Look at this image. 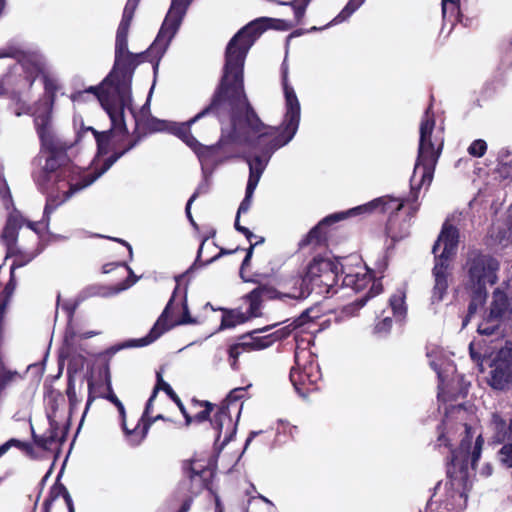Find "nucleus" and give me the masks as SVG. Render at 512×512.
Returning a JSON list of instances; mask_svg holds the SVG:
<instances>
[{"label":"nucleus","instance_id":"1","mask_svg":"<svg viewBox=\"0 0 512 512\" xmlns=\"http://www.w3.org/2000/svg\"><path fill=\"white\" fill-rule=\"evenodd\" d=\"M256 20L241 29L229 42L221 84L211 103L186 122L153 119L150 128L155 132H169L180 138L198 156L202 167L215 162L219 145L203 146L191 134V126L200 119L214 115L219 122L229 115L233 137L238 143L253 145L256 135V116L243 92L242 67L248 50L254 43Z\"/></svg>","mask_w":512,"mask_h":512},{"label":"nucleus","instance_id":"2","mask_svg":"<svg viewBox=\"0 0 512 512\" xmlns=\"http://www.w3.org/2000/svg\"><path fill=\"white\" fill-rule=\"evenodd\" d=\"M42 105L44 106L43 111L36 110L34 112V122L42 146L50 152V155L46 159L43 171L39 175H34V178L39 186H43L47 180L53 181L54 187L47 198L43 221L28 222V227L35 233H39L40 226L42 228L48 226L49 215L59 205L67 201L76 192L95 182L119 157L133 147V144H131L121 153L107 159L99 170H81L72 164L65 163L67 160L66 154L59 147L51 124V104L49 100H45Z\"/></svg>","mask_w":512,"mask_h":512},{"label":"nucleus","instance_id":"3","mask_svg":"<svg viewBox=\"0 0 512 512\" xmlns=\"http://www.w3.org/2000/svg\"><path fill=\"white\" fill-rule=\"evenodd\" d=\"M344 273L342 284L356 292L364 291L368 285L371 286L368 292L355 302L345 306L342 313L346 317L355 315L356 310L363 307L366 302L382 291V285L379 281H372L370 271L363 265H358L349 271L343 269V265L337 259L333 258H315L307 267L306 275L303 278L293 277L284 283L286 291H277L273 287H268L258 279V299L259 298H282L292 299L306 298L311 292L319 295L334 293V286L337 284L339 271Z\"/></svg>","mask_w":512,"mask_h":512},{"label":"nucleus","instance_id":"4","mask_svg":"<svg viewBox=\"0 0 512 512\" xmlns=\"http://www.w3.org/2000/svg\"><path fill=\"white\" fill-rule=\"evenodd\" d=\"M466 410L461 405L452 406L446 411L438 431L437 445L446 447L451 452L448 464V476L465 484L469 468H474L482 452L484 440L476 429L462 422L465 419Z\"/></svg>","mask_w":512,"mask_h":512},{"label":"nucleus","instance_id":"5","mask_svg":"<svg viewBox=\"0 0 512 512\" xmlns=\"http://www.w3.org/2000/svg\"><path fill=\"white\" fill-rule=\"evenodd\" d=\"M192 0H172L170 9L161 25L158 35L150 45L147 56L156 60L154 69L158 67L160 58L165 54L172 39L178 32L182 20ZM139 0H128L117 29L115 41V67L125 70L134 69L144 57V53L135 54L128 50V32Z\"/></svg>","mask_w":512,"mask_h":512},{"label":"nucleus","instance_id":"6","mask_svg":"<svg viewBox=\"0 0 512 512\" xmlns=\"http://www.w3.org/2000/svg\"><path fill=\"white\" fill-rule=\"evenodd\" d=\"M87 94L93 95L100 102L112 122V131L99 133L91 127L88 128L96 139L98 153L107 154L114 131L124 133L126 130L123 121L124 110L132 111L130 79L123 77L120 80L118 73L114 70L103 80L99 87L91 86L85 91L77 92L71 96V100L74 103L82 102Z\"/></svg>","mask_w":512,"mask_h":512},{"label":"nucleus","instance_id":"7","mask_svg":"<svg viewBox=\"0 0 512 512\" xmlns=\"http://www.w3.org/2000/svg\"><path fill=\"white\" fill-rule=\"evenodd\" d=\"M283 88L286 113L280 127H271L258 119V179L272 154L288 144L296 134L300 123V103L296 93L287 83V69H283Z\"/></svg>","mask_w":512,"mask_h":512},{"label":"nucleus","instance_id":"8","mask_svg":"<svg viewBox=\"0 0 512 512\" xmlns=\"http://www.w3.org/2000/svg\"><path fill=\"white\" fill-rule=\"evenodd\" d=\"M419 132L418 157L411 177L413 192L431 184L444 144L443 128L436 127L430 107L420 122Z\"/></svg>","mask_w":512,"mask_h":512},{"label":"nucleus","instance_id":"9","mask_svg":"<svg viewBox=\"0 0 512 512\" xmlns=\"http://www.w3.org/2000/svg\"><path fill=\"white\" fill-rule=\"evenodd\" d=\"M404 206V202L399 199H394L389 196L379 197L366 204L348 209L346 211L336 212L321 220L300 242V246H318L324 243L327 239L326 227L336 222L342 221L347 218L368 215L375 210H380L384 213L393 214L398 212Z\"/></svg>","mask_w":512,"mask_h":512},{"label":"nucleus","instance_id":"10","mask_svg":"<svg viewBox=\"0 0 512 512\" xmlns=\"http://www.w3.org/2000/svg\"><path fill=\"white\" fill-rule=\"evenodd\" d=\"M458 230L447 223L433 246L435 265L433 268L434 287L432 291V303L443 300L448 289V276L450 261L454 256L458 245Z\"/></svg>","mask_w":512,"mask_h":512},{"label":"nucleus","instance_id":"11","mask_svg":"<svg viewBox=\"0 0 512 512\" xmlns=\"http://www.w3.org/2000/svg\"><path fill=\"white\" fill-rule=\"evenodd\" d=\"M498 269L499 263L488 255L477 254L468 259L466 263L467 286L473 291V297L469 304L468 316L463 320L462 327L467 325L469 317L485 300L486 286L497 282Z\"/></svg>","mask_w":512,"mask_h":512},{"label":"nucleus","instance_id":"12","mask_svg":"<svg viewBox=\"0 0 512 512\" xmlns=\"http://www.w3.org/2000/svg\"><path fill=\"white\" fill-rule=\"evenodd\" d=\"M178 286L167 303L162 314L145 337L130 341L126 347H143L156 341L164 332L177 325L196 324L197 321L190 316L186 292L178 296Z\"/></svg>","mask_w":512,"mask_h":512},{"label":"nucleus","instance_id":"13","mask_svg":"<svg viewBox=\"0 0 512 512\" xmlns=\"http://www.w3.org/2000/svg\"><path fill=\"white\" fill-rule=\"evenodd\" d=\"M244 396V388H235L228 394L226 399L217 406V411L212 423L215 427L216 444L221 447L226 445L235 434L236 424L233 421L231 412L233 411L237 416L239 415L241 409L239 400Z\"/></svg>","mask_w":512,"mask_h":512},{"label":"nucleus","instance_id":"14","mask_svg":"<svg viewBox=\"0 0 512 512\" xmlns=\"http://www.w3.org/2000/svg\"><path fill=\"white\" fill-rule=\"evenodd\" d=\"M512 315V304L507 294L500 288H496L482 321L478 325V332L482 335L497 334L500 326L509 320Z\"/></svg>","mask_w":512,"mask_h":512},{"label":"nucleus","instance_id":"15","mask_svg":"<svg viewBox=\"0 0 512 512\" xmlns=\"http://www.w3.org/2000/svg\"><path fill=\"white\" fill-rule=\"evenodd\" d=\"M321 379V372L312 352L306 348L297 347L295 366L290 371V380L295 389L315 385Z\"/></svg>","mask_w":512,"mask_h":512},{"label":"nucleus","instance_id":"16","mask_svg":"<svg viewBox=\"0 0 512 512\" xmlns=\"http://www.w3.org/2000/svg\"><path fill=\"white\" fill-rule=\"evenodd\" d=\"M489 385L496 390H504L512 384V347L499 349L490 363Z\"/></svg>","mask_w":512,"mask_h":512},{"label":"nucleus","instance_id":"17","mask_svg":"<svg viewBox=\"0 0 512 512\" xmlns=\"http://www.w3.org/2000/svg\"><path fill=\"white\" fill-rule=\"evenodd\" d=\"M247 308L243 311L242 307L236 309L219 308L222 311L220 330L231 329L237 325L243 324L255 315L256 310V288L249 292L244 298Z\"/></svg>","mask_w":512,"mask_h":512},{"label":"nucleus","instance_id":"18","mask_svg":"<svg viewBox=\"0 0 512 512\" xmlns=\"http://www.w3.org/2000/svg\"><path fill=\"white\" fill-rule=\"evenodd\" d=\"M309 318V312H305L294 322L293 327L292 324L277 329L275 328L278 324L258 327V350L268 348L275 342L288 337L294 329L305 325Z\"/></svg>","mask_w":512,"mask_h":512},{"label":"nucleus","instance_id":"19","mask_svg":"<svg viewBox=\"0 0 512 512\" xmlns=\"http://www.w3.org/2000/svg\"><path fill=\"white\" fill-rule=\"evenodd\" d=\"M4 57H14L17 59L18 63L25 71L26 78L30 84H32L36 76L42 70V56L37 52L19 50L0 51V58Z\"/></svg>","mask_w":512,"mask_h":512},{"label":"nucleus","instance_id":"20","mask_svg":"<svg viewBox=\"0 0 512 512\" xmlns=\"http://www.w3.org/2000/svg\"><path fill=\"white\" fill-rule=\"evenodd\" d=\"M106 382H107V388H108V394H107L106 398L117 407L119 414L121 416V419H122L123 430L125 431V434L128 437L130 443L132 445H139L146 437L147 432L149 430V425L145 424L140 431H138L139 424L135 425L132 429H129L126 424V411H125L124 405L117 398V396L114 394V392L112 390L110 376H109L108 372L106 373Z\"/></svg>","mask_w":512,"mask_h":512},{"label":"nucleus","instance_id":"21","mask_svg":"<svg viewBox=\"0 0 512 512\" xmlns=\"http://www.w3.org/2000/svg\"><path fill=\"white\" fill-rule=\"evenodd\" d=\"M311 0H294L293 7L295 16L300 20L305 13V9ZM365 0H349L342 11L333 19L334 24L341 23L347 20L363 3Z\"/></svg>","mask_w":512,"mask_h":512},{"label":"nucleus","instance_id":"22","mask_svg":"<svg viewBox=\"0 0 512 512\" xmlns=\"http://www.w3.org/2000/svg\"><path fill=\"white\" fill-rule=\"evenodd\" d=\"M198 407L200 408V410H197L193 416H189L186 413V410H185L184 406L182 405V403H179V408L186 419V423L187 424H190L192 422L201 423L207 419H209L210 422H212V420L214 419L215 413L217 411V406H215L209 402H197L195 404V408H198ZM211 425L214 426L213 423H211ZM213 428L215 429V427H213Z\"/></svg>","mask_w":512,"mask_h":512},{"label":"nucleus","instance_id":"23","mask_svg":"<svg viewBox=\"0 0 512 512\" xmlns=\"http://www.w3.org/2000/svg\"><path fill=\"white\" fill-rule=\"evenodd\" d=\"M22 222L23 219L21 215L16 212L10 214L7 220L6 226L3 230L2 240L5 242L7 246L8 254L14 253L13 245L16 242L18 229L21 227Z\"/></svg>","mask_w":512,"mask_h":512},{"label":"nucleus","instance_id":"24","mask_svg":"<svg viewBox=\"0 0 512 512\" xmlns=\"http://www.w3.org/2000/svg\"><path fill=\"white\" fill-rule=\"evenodd\" d=\"M62 498L69 512H73V503L69 492L62 484L53 485L50 489L49 496L44 500V512H50L51 506L54 501Z\"/></svg>","mask_w":512,"mask_h":512},{"label":"nucleus","instance_id":"25","mask_svg":"<svg viewBox=\"0 0 512 512\" xmlns=\"http://www.w3.org/2000/svg\"><path fill=\"white\" fill-rule=\"evenodd\" d=\"M431 367L436 371L439 379V400H446V389L449 387L447 380L448 374L454 372V367L450 363H445V367L442 368L443 364H438L435 360H430Z\"/></svg>","mask_w":512,"mask_h":512},{"label":"nucleus","instance_id":"26","mask_svg":"<svg viewBox=\"0 0 512 512\" xmlns=\"http://www.w3.org/2000/svg\"><path fill=\"white\" fill-rule=\"evenodd\" d=\"M491 428L494 431V440L497 442H503L512 437V419H510V423L507 424L499 414L494 413L492 416Z\"/></svg>","mask_w":512,"mask_h":512},{"label":"nucleus","instance_id":"27","mask_svg":"<svg viewBox=\"0 0 512 512\" xmlns=\"http://www.w3.org/2000/svg\"><path fill=\"white\" fill-rule=\"evenodd\" d=\"M247 164L249 166L250 175L249 180L246 188V195L243 201L241 202L237 214L238 216H241V214L246 213L251 205H252V197H253V191L256 185V178H255V170H254V164L251 157L246 158Z\"/></svg>","mask_w":512,"mask_h":512},{"label":"nucleus","instance_id":"28","mask_svg":"<svg viewBox=\"0 0 512 512\" xmlns=\"http://www.w3.org/2000/svg\"><path fill=\"white\" fill-rule=\"evenodd\" d=\"M255 331L242 335L238 338L237 343L232 345L229 349V354L233 358H237L242 352H249L256 349Z\"/></svg>","mask_w":512,"mask_h":512},{"label":"nucleus","instance_id":"29","mask_svg":"<svg viewBox=\"0 0 512 512\" xmlns=\"http://www.w3.org/2000/svg\"><path fill=\"white\" fill-rule=\"evenodd\" d=\"M254 244H250L249 248L246 250L245 257L242 260L239 276L243 282L246 283H255L256 282V271L252 265V256L254 251Z\"/></svg>","mask_w":512,"mask_h":512},{"label":"nucleus","instance_id":"30","mask_svg":"<svg viewBox=\"0 0 512 512\" xmlns=\"http://www.w3.org/2000/svg\"><path fill=\"white\" fill-rule=\"evenodd\" d=\"M57 305L61 306V308L67 313L69 325H68L66 333H65V342L67 344H71L73 342L76 334L73 331L70 323L72 321L74 312L76 310L77 303L71 302V301H65L63 303H60V296H58Z\"/></svg>","mask_w":512,"mask_h":512},{"label":"nucleus","instance_id":"31","mask_svg":"<svg viewBox=\"0 0 512 512\" xmlns=\"http://www.w3.org/2000/svg\"><path fill=\"white\" fill-rule=\"evenodd\" d=\"M257 27L258 34H260L261 32L266 31L267 29L286 31L290 28V25L286 21L281 19L262 17L258 18Z\"/></svg>","mask_w":512,"mask_h":512},{"label":"nucleus","instance_id":"32","mask_svg":"<svg viewBox=\"0 0 512 512\" xmlns=\"http://www.w3.org/2000/svg\"><path fill=\"white\" fill-rule=\"evenodd\" d=\"M389 304L392 309L394 316L403 318L406 314L405 304V293L402 290H398L389 299Z\"/></svg>","mask_w":512,"mask_h":512},{"label":"nucleus","instance_id":"33","mask_svg":"<svg viewBox=\"0 0 512 512\" xmlns=\"http://www.w3.org/2000/svg\"><path fill=\"white\" fill-rule=\"evenodd\" d=\"M57 437L58 436H57L56 428L54 427L53 423H51L50 430L47 431L44 435L37 436V435L33 434V438H34L35 443L40 448H42L44 450H51L53 445L57 441Z\"/></svg>","mask_w":512,"mask_h":512},{"label":"nucleus","instance_id":"34","mask_svg":"<svg viewBox=\"0 0 512 512\" xmlns=\"http://www.w3.org/2000/svg\"><path fill=\"white\" fill-rule=\"evenodd\" d=\"M66 394L69 400L70 414L72 415L75 413L81 402V399L78 397L76 392L75 381L72 377H69Z\"/></svg>","mask_w":512,"mask_h":512},{"label":"nucleus","instance_id":"35","mask_svg":"<svg viewBox=\"0 0 512 512\" xmlns=\"http://www.w3.org/2000/svg\"><path fill=\"white\" fill-rule=\"evenodd\" d=\"M12 447L18 448L19 450L25 451L27 453H29L31 450V445L29 443L12 438L0 445V457L6 454Z\"/></svg>","mask_w":512,"mask_h":512},{"label":"nucleus","instance_id":"36","mask_svg":"<svg viewBox=\"0 0 512 512\" xmlns=\"http://www.w3.org/2000/svg\"><path fill=\"white\" fill-rule=\"evenodd\" d=\"M159 390H163L179 406V403H181V401L179 400V398L177 397V395L175 394V392L173 391L171 386L166 381L163 380L160 372L157 373V384L153 391H156V393H157Z\"/></svg>","mask_w":512,"mask_h":512},{"label":"nucleus","instance_id":"37","mask_svg":"<svg viewBox=\"0 0 512 512\" xmlns=\"http://www.w3.org/2000/svg\"><path fill=\"white\" fill-rule=\"evenodd\" d=\"M487 150V144L482 139H477L471 143L468 153L474 157H482Z\"/></svg>","mask_w":512,"mask_h":512},{"label":"nucleus","instance_id":"38","mask_svg":"<svg viewBox=\"0 0 512 512\" xmlns=\"http://www.w3.org/2000/svg\"><path fill=\"white\" fill-rule=\"evenodd\" d=\"M499 461L507 468L512 467V444H506L500 449Z\"/></svg>","mask_w":512,"mask_h":512},{"label":"nucleus","instance_id":"39","mask_svg":"<svg viewBox=\"0 0 512 512\" xmlns=\"http://www.w3.org/2000/svg\"><path fill=\"white\" fill-rule=\"evenodd\" d=\"M155 397H156V391H153L152 395L150 396V398L147 401L145 410H144L141 418L138 420V422L136 424V425L139 424V430L138 431H140L143 428V426L145 424H147V420L149 419V414H150V409H151V406H152V402L155 399ZM148 425L150 426V423H148Z\"/></svg>","mask_w":512,"mask_h":512},{"label":"nucleus","instance_id":"40","mask_svg":"<svg viewBox=\"0 0 512 512\" xmlns=\"http://www.w3.org/2000/svg\"><path fill=\"white\" fill-rule=\"evenodd\" d=\"M392 327V319L388 316L384 317L375 325V333L379 335L387 334Z\"/></svg>","mask_w":512,"mask_h":512},{"label":"nucleus","instance_id":"41","mask_svg":"<svg viewBox=\"0 0 512 512\" xmlns=\"http://www.w3.org/2000/svg\"><path fill=\"white\" fill-rule=\"evenodd\" d=\"M457 1L458 0H442V12L444 18H446L448 15L453 16L457 12Z\"/></svg>","mask_w":512,"mask_h":512},{"label":"nucleus","instance_id":"42","mask_svg":"<svg viewBox=\"0 0 512 512\" xmlns=\"http://www.w3.org/2000/svg\"><path fill=\"white\" fill-rule=\"evenodd\" d=\"M479 344L476 342H471L469 345V352L471 359L481 368V371L483 370L482 364H483V358L481 353L478 351Z\"/></svg>","mask_w":512,"mask_h":512},{"label":"nucleus","instance_id":"43","mask_svg":"<svg viewBox=\"0 0 512 512\" xmlns=\"http://www.w3.org/2000/svg\"><path fill=\"white\" fill-rule=\"evenodd\" d=\"M258 500L261 502L258 503V511L261 512H276L275 505L270 502L266 497L258 494Z\"/></svg>","mask_w":512,"mask_h":512},{"label":"nucleus","instance_id":"44","mask_svg":"<svg viewBox=\"0 0 512 512\" xmlns=\"http://www.w3.org/2000/svg\"><path fill=\"white\" fill-rule=\"evenodd\" d=\"M235 228L239 232L243 233L248 240H250L253 237V233L248 228L240 225V216H238V214L236 215L235 219Z\"/></svg>","mask_w":512,"mask_h":512},{"label":"nucleus","instance_id":"45","mask_svg":"<svg viewBox=\"0 0 512 512\" xmlns=\"http://www.w3.org/2000/svg\"><path fill=\"white\" fill-rule=\"evenodd\" d=\"M196 197H197V193H194V194L190 197V199L188 200V202H187V204H186V208H185L186 215H187L188 219L190 220V222H191L193 225H195V222H194V220H193V218H192V215H191V204H192V202L196 199Z\"/></svg>","mask_w":512,"mask_h":512},{"label":"nucleus","instance_id":"46","mask_svg":"<svg viewBox=\"0 0 512 512\" xmlns=\"http://www.w3.org/2000/svg\"><path fill=\"white\" fill-rule=\"evenodd\" d=\"M240 249L239 248H236L234 250H227V249H221L220 252L215 255L214 257H212L211 259L207 260L205 262V264H209L211 263L212 261L218 259L219 257L223 256V255H228V254H232V253H235V252H238Z\"/></svg>","mask_w":512,"mask_h":512},{"label":"nucleus","instance_id":"47","mask_svg":"<svg viewBox=\"0 0 512 512\" xmlns=\"http://www.w3.org/2000/svg\"><path fill=\"white\" fill-rule=\"evenodd\" d=\"M92 386H93V383L91 381H89L88 383V389H89V396H88V400H87V403H86V407H85V411L83 413V416H82V420L84 419L91 403L94 401V396H92Z\"/></svg>","mask_w":512,"mask_h":512},{"label":"nucleus","instance_id":"48","mask_svg":"<svg viewBox=\"0 0 512 512\" xmlns=\"http://www.w3.org/2000/svg\"><path fill=\"white\" fill-rule=\"evenodd\" d=\"M387 233L388 235L394 240H398V239H401L403 238L407 233L403 234V235H396V233L393 231V223H392V220L389 221V224L387 226Z\"/></svg>","mask_w":512,"mask_h":512},{"label":"nucleus","instance_id":"49","mask_svg":"<svg viewBox=\"0 0 512 512\" xmlns=\"http://www.w3.org/2000/svg\"><path fill=\"white\" fill-rule=\"evenodd\" d=\"M0 194L4 202H6V200H10L11 195L6 183H4L3 187L0 188Z\"/></svg>","mask_w":512,"mask_h":512},{"label":"nucleus","instance_id":"50","mask_svg":"<svg viewBox=\"0 0 512 512\" xmlns=\"http://www.w3.org/2000/svg\"><path fill=\"white\" fill-rule=\"evenodd\" d=\"M481 474L484 476H490L492 474V467L489 464H486L482 470Z\"/></svg>","mask_w":512,"mask_h":512},{"label":"nucleus","instance_id":"51","mask_svg":"<svg viewBox=\"0 0 512 512\" xmlns=\"http://www.w3.org/2000/svg\"><path fill=\"white\" fill-rule=\"evenodd\" d=\"M98 335V332H95V331H88V332H85V333H82L79 335V337L81 339H87V338H91V337H94Z\"/></svg>","mask_w":512,"mask_h":512},{"label":"nucleus","instance_id":"52","mask_svg":"<svg viewBox=\"0 0 512 512\" xmlns=\"http://www.w3.org/2000/svg\"><path fill=\"white\" fill-rule=\"evenodd\" d=\"M191 502H192V500H191V499L186 500V501L183 503V505H182V507H181V509H180V511H179V512H188V511H189V509H190V507H191Z\"/></svg>","mask_w":512,"mask_h":512},{"label":"nucleus","instance_id":"53","mask_svg":"<svg viewBox=\"0 0 512 512\" xmlns=\"http://www.w3.org/2000/svg\"><path fill=\"white\" fill-rule=\"evenodd\" d=\"M215 512H224L220 499L215 497Z\"/></svg>","mask_w":512,"mask_h":512},{"label":"nucleus","instance_id":"54","mask_svg":"<svg viewBox=\"0 0 512 512\" xmlns=\"http://www.w3.org/2000/svg\"><path fill=\"white\" fill-rule=\"evenodd\" d=\"M7 89L4 80H0V97L5 95Z\"/></svg>","mask_w":512,"mask_h":512},{"label":"nucleus","instance_id":"55","mask_svg":"<svg viewBox=\"0 0 512 512\" xmlns=\"http://www.w3.org/2000/svg\"><path fill=\"white\" fill-rule=\"evenodd\" d=\"M205 242H206V239H204V240H203V242H202V244H201V246H200V248H199V250H198V253H197V259H196V261H195V263H194V265H193V266H196V265H197V262H198L199 258L201 257L202 250H203V246H204Z\"/></svg>","mask_w":512,"mask_h":512},{"label":"nucleus","instance_id":"56","mask_svg":"<svg viewBox=\"0 0 512 512\" xmlns=\"http://www.w3.org/2000/svg\"><path fill=\"white\" fill-rule=\"evenodd\" d=\"M505 236H506V231H504L503 233L499 232V235H497L495 237V242L502 243Z\"/></svg>","mask_w":512,"mask_h":512},{"label":"nucleus","instance_id":"57","mask_svg":"<svg viewBox=\"0 0 512 512\" xmlns=\"http://www.w3.org/2000/svg\"><path fill=\"white\" fill-rule=\"evenodd\" d=\"M136 282V279H134L132 282L130 283H127V284H124L122 285L120 288H118L115 292H119V291H122V290H125L127 289L128 287H130L131 285H133L134 283Z\"/></svg>","mask_w":512,"mask_h":512},{"label":"nucleus","instance_id":"58","mask_svg":"<svg viewBox=\"0 0 512 512\" xmlns=\"http://www.w3.org/2000/svg\"><path fill=\"white\" fill-rule=\"evenodd\" d=\"M114 240L124 244L128 248L130 256L132 255V247L127 242H125L124 240H121V239H114Z\"/></svg>","mask_w":512,"mask_h":512},{"label":"nucleus","instance_id":"59","mask_svg":"<svg viewBox=\"0 0 512 512\" xmlns=\"http://www.w3.org/2000/svg\"><path fill=\"white\" fill-rule=\"evenodd\" d=\"M158 419H163V416L162 415H158L155 418H150L149 417V419L147 420V423H150V425H151L153 422H155Z\"/></svg>","mask_w":512,"mask_h":512},{"label":"nucleus","instance_id":"60","mask_svg":"<svg viewBox=\"0 0 512 512\" xmlns=\"http://www.w3.org/2000/svg\"><path fill=\"white\" fill-rule=\"evenodd\" d=\"M45 87H46L47 90H50V89L54 88V86L52 85V83L48 79L45 80Z\"/></svg>","mask_w":512,"mask_h":512},{"label":"nucleus","instance_id":"61","mask_svg":"<svg viewBox=\"0 0 512 512\" xmlns=\"http://www.w3.org/2000/svg\"><path fill=\"white\" fill-rule=\"evenodd\" d=\"M111 266H112V264H107V265H105V266L103 267V272H104V273H108V272H110V271H111Z\"/></svg>","mask_w":512,"mask_h":512},{"label":"nucleus","instance_id":"62","mask_svg":"<svg viewBox=\"0 0 512 512\" xmlns=\"http://www.w3.org/2000/svg\"><path fill=\"white\" fill-rule=\"evenodd\" d=\"M508 168H509V176L512 178V160L509 162Z\"/></svg>","mask_w":512,"mask_h":512},{"label":"nucleus","instance_id":"63","mask_svg":"<svg viewBox=\"0 0 512 512\" xmlns=\"http://www.w3.org/2000/svg\"><path fill=\"white\" fill-rule=\"evenodd\" d=\"M263 242H264V239H263L262 237H261V238H260V237H258L257 244L259 245V244H261V243H263Z\"/></svg>","mask_w":512,"mask_h":512},{"label":"nucleus","instance_id":"64","mask_svg":"<svg viewBox=\"0 0 512 512\" xmlns=\"http://www.w3.org/2000/svg\"><path fill=\"white\" fill-rule=\"evenodd\" d=\"M303 390H305V387H304V388H303V387H301V391H300L299 393L304 394V391H303ZM306 391H309V388H306Z\"/></svg>","mask_w":512,"mask_h":512}]
</instances>
